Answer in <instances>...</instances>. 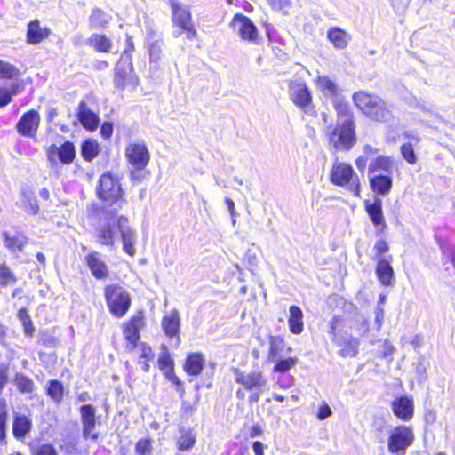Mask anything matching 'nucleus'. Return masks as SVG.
<instances>
[{"mask_svg": "<svg viewBox=\"0 0 455 455\" xmlns=\"http://www.w3.org/2000/svg\"><path fill=\"white\" fill-rule=\"evenodd\" d=\"M235 381L241 385L243 388L236 391V397L240 400L245 398V391L250 392L249 403H256L259 401L261 393L267 385V379L259 371H251L249 372L239 369H233Z\"/></svg>", "mask_w": 455, "mask_h": 455, "instance_id": "obj_1", "label": "nucleus"}, {"mask_svg": "<svg viewBox=\"0 0 455 455\" xmlns=\"http://www.w3.org/2000/svg\"><path fill=\"white\" fill-rule=\"evenodd\" d=\"M353 100L357 108L372 120L386 122L392 117L390 107L375 94L360 91L354 93Z\"/></svg>", "mask_w": 455, "mask_h": 455, "instance_id": "obj_2", "label": "nucleus"}, {"mask_svg": "<svg viewBox=\"0 0 455 455\" xmlns=\"http://www.w3.org/2000/svg\"><path fill=\"white\" fill-rule=\"evenodd\" d=\"M97 195L106 204L114 206L113 212H117L126 204V200L123 197L120 180L111 172H105L100 177Z\"/></svg>", "mask_w": 455, "mask_h": 455, "instance_id": "obj_3", "label": "nucleus"}, {"mask_svg": "<svg viewBox=\"0 0 455 455\" xmlns=\"http://www.w3.org/2000/svg\"><path fill=\"white\" fill-rule=\"evenodd\" d=\"M325 136L330 145L336 150H349L356 142L355 124L337 122L325 130Z\"/></svg>", "mask_w": 455, "mask_h": 455, "instance_id": "obj_4", "label": "nucleus"}, {"mask_svg": "<svg viewBox=\"0 0 455 455\" xmlns=\"http://www.w3.org/2000/svg\"><path fill=\"white\" fill-rule=\"evenodd\" d=\"M105 299L109 312L116 318L123 317L131 307V296L121 286L107 285L104 289Z\"/></svg>", "mask_w": 455, "mask_h": 455, "instance_id": "obj_5", "label": "nucleus"}, {"mask_svg": "<svg viewBox=\"0 0 455 455\" xmlns=\"http://www.w3.org/2000/svg\"><path fill=\"white\" fill-rule=\"evenodd\" d=\"M331 181L337 186L345 187L355 196H360L359 180L351 165L342 162L335 163L331 172Z\"/></svg>", "mask_w": 455, "mask_h": 455, "instance_id": "obj_6", "label": "nucleus"}, {"mask_svg": "<svg viewBox=\"0 0 455 455\" xmlns=\"http://www.w3.org/2000/svg\"><path fill=\"white\" fill-rule=\"evenodd\" d=\"M387 450L392 454L404 455L414 441V433L411 427L400 425L387 431Z\"/></svg>", "mask_w": 455, "mask_h": 455, "instance_id": "obj_7", "label": "nucleus"}, {"mask_svg": "<svg viewBox=\"0 0 455 455\" xmlns=\"http://www.w3.org/2000/svg\"><path fill=\"white\" fill-rule=\"evenodd\" d=\"M289 97L305 114H315L311 92L303 80L297 79L289 83Z\"/></svg>", "mask_w": 455, "mask_h": 455, "instance_id": "obj_8", "label": "nucleus"}, {"mask_svg": "<svg viewBox=\"0 0 455 455\" xmlns=\"http://www.w3.org/2000/svg\"><path fill=\"white\" fill-rule=\"evenodd\" d=\"M170 1L173 25L180 28L185 32L186 37L188 40L195 39L196 37L197 32L192 22V17L189 10L175 0Z\"/></svg>", "mask_w": 455, "mask_h": 455, "instance_id": "obj_9", "label": "nucleus"}, {"mask_svg": "<svg viewBox=\"0 0 455 455\" xmlns=\"http://www.w3.org/2000/svg\"><path fill=\"white\" fill-rule=\"evenodd\" d=\"M82 434L85 440L96 442L99 439V433L96 429V409L92 404L82 405L79 409Z\"/></svg>", "mask_w": 455, "mask_h": 455, "instance_id": "obj_10", "label": "nucleus"}, {"mask_svg": "<svg viewBox=\"0 0 455 455\" xmlns=\"http://www.w3.org/2000/svg\"><path fill=\"white\" fill-rule=\"evenodd\" d=\"M145 47L149 55L150 63H158L163 57L164 40L152 25L146 27Z\"/></svg>", "mask_w": 455, "mask_h": 455, "instance_id": "obj_11", "label": "nucleus"}, {"mask_svg": "<svg viewBox=\"0 0 455 455\" xmlns=\"http://www.w3.org/2000/svg\"><path fill=\"white\" fill-rule=\"evenodd\" d=\"M125 157L137 171L143 170L150 160V154L144 143H130L125 149Z\"/></svg>", "mask_w": 455, "mask_h": 455, "instance_id": "obj_12", "label": "nucleus"}, {"mask_svg": "<svg viewBox=\"0 0 455 455\" xmlns=\"http://www.w3.org/2000/svg\"><path fill=\"white\" fill-rule=\"evenodd\" d=\"M132 64L131 56L125 51L115 68V86L120 90H124L128 83L132 80Z\"/></svg>", "mask_w": 455, "mask_h": 455, "instance_id": "obj_13", "label": "nucleus"}, {"mask_svg": "<svg viewBox=\"0 0 455 455\" xmlns=\"http://www.w3.org/2000/svg\"><path fill=\"white\" fill-rule=\"evenodd\" d=\"M84 261L94 278L103 280L108 277V267L100 252L97 251H88L84 257Z\"/></svg>", "mask_w": 455, "mask_h": 455, "instance_id": "obj_14", "label": "nucleus"}, {"mask_svg": "<svg viewBox=\"0 0 455 455\" xmlns=\"http://www.w3.org/2000/svg\"><path fill=\"white\" fill-rule=\"evenodd\" d=\"M40 124V116L37 111L31 109L24 113L16 124L17 132L28 138H34Z\"/></svg>", "mask_w": 455, "mask_h": 455, "instance_id": "obj_15", "label": "nucleus"}, {"mask_svg": "<svg viewBox=\"0 0 455 455\" xmlns=\"http://www.w3.org/2000/svg\"><path fill=\"white\" fill-rule=\"evenodd\" d=\"M56 156L64 164H69L73 162L76 157L75 146L71 141H65L61 146L58 147L52 144L47 150L48 160L52 164L57 163Z\"/></svg>", "mask_w": 455, "mask_h": 455, "instance_id": "obj_16", "label": "nucleus"}, {"mask_svg": "<svg viewBox=\"0 0 455 455\" xmlns=\"http://www.w3.org/2000/svg\"><path fill=\"white\" fill-rule=\"evenodd\" d=\"M117 228L121 235L123 250L130 256H134L136 250L134 243L136 242V233L129 225V220L125 216H120L117 220Z\"/></svg>", "mask_w": 455, "mask_h": 455, "instance_id": "obj_17", "label": "nucleus"}, {"mask_svg": "<svg viewBox=\"0 0 455 455\" xmlns=\"http://www.w3.org/2000/svg\"><path fill=\"white\" fill-rule=\"evenodd\" d=\"M144 326V319L141 313L133 315L124 325V336L128 341V348L130 350L134 349L137 342L140 339V331Z\"/></svg>", "mask_w": 455, "mask_h": 455, "instance_id": "obj_18", "label": "nucleus"}, {"mask_svg": "<svg viewBox=\"0 0 455 455\" xmlns=\"http://www.w3.org/2000/svg\"><path fill=\"white\" fill-rule=\"evenodd\" d=\"M231 26L244 40L253 41L257 37L256 26L248 17L243 14H235Z\"/></svg>", "mask_w": 455, "mask_h": 455, "instance_id": "obj_19", "label": "nucleus"}, {"mask_svg": "<svg viewBox=\"0 0 455 455\" xmlns=\"http://www.w3.org/2000/svg\"><path fill=\"white\" fill-rule=\"evenodd\" d=\"M365 210L374 227L380 232L387 228L382 211V201L379 197H375L372 202L365 201Z\"/></svg>", "mask_w": 455, "mask_h": 455, "instance_id": "obj_20", "label": "nucleus"}, {"mask_svg": "<svg viewBox=\"0 0 455 455\" xmlns=\"http://www.w3.org/2000/svg\"><path fill=\"white\" fill-rule=\"evenodd\" d=\"M77 118L82 126L88 131H95L100 124L99 115L92 111L84 100L79 102L77 107Z\"/></svg>", "mask_w": 455, "mask_h": 455, "instance_id": "obj_21", "label": "nucleus"}, {"mask_svg": "<svg viewBox=\"0 0 455 455\" xmlns=\"http://www.w3.org/2000/svg\"><path fill=\"white\" fill-rule=\"evenodd\" d=\"M332 341L341 347L339 355L342 357H355L358 354L359 341L352 335L345 334L333 337Z\"/></svg>", "mask_w": 455, "mask_h": 455, "instance_id": "obj_22", "label": "nucleus"}, {"mask_svg": "<svg viewBox=\"0 0 455 455\" xmlns=\"http://www.w3.org/2000/svg\"><path fill=\"white\" fill-rule=\"evenodd\" d=\"M413 409V401L407 396H401L392 403L394 414L403 421H408L412 418Z\"/></svg>", "mask_w": 455, "mask_h": 455, "instance_id": "obj_23", "label": "nucleus"}, {"mask_svg": "<svg viewBox=\"0 0 455 455\" xmlns=\"http://www.w3.org/2000/svg\"><path fill=\"white\" fill-rule=\"evenodd\" d=\"M370 186L373 192L379 196L387 195L393 186L390 174H376L370 177Z\"/></svg>", "mask_w": 455, "mask_h": 455, "instance_id": "obj_24", "label": "nucleus"}, {"mask_svg": "<svg viewBox=\"0 0 455 455\" xmlns=\"http://www.w3.org/2000/svg\"><path fill=\"white\" fill-rule=\"evenodd\" d=\"M50 35V29L41 28L37 20H32L28 25L27 42L30 44H37Z\"/></svg>", "mask_w": 455, "mask_h": 455, "instance_id": "obj_25", "label": "nucleus"}, {"mask_svg": "<svg viewBox=\"0 0 455 455\" xmlns=\"http://www.w3.org/2000/svg\"><path fill=\"white\" fill-rule=\"evenodd\" d=\"M3 235L4 246L14 254L20 253L28 243L27 237L21 233H15L12 235L4 232Z\"/></svg>", "mask_w": 455, "mask_h": 455, "instance_id": "obj_26", "label": "nucleus"}, {"mask_svg": "<svg viewBox=\"0 0 455 455\" xmlns=\"http://www.w3.org/2000/svg\"><path fill=\"white\" fill-rule=\"evenodd\" d=\"M180 318L176 309L172 310L162 319V328L164 333L172 338L177 336L180 331Z\"/></svg>", "mask_w": 455, "mask_h": 455, "instance_id": "obj_27", "label": "nucleus"}, {"mask_svg": "<svg viewBox=\"0 0 455 455\" xmlns=\"http://www.w3.org/2000/svg\"><path fill=\"white\" fill-rule=\"evenodd\" d=\"M97 242L101 245L114 247L116 229L114 225L105 224L96 228Z\"/></svg>", "mask_w": 455, "mask_h": 455, "instance_id": "obj_28", "label": "nucleus"}, {"mask_svg": "<svg viewBox=\"0 0 455 455\" xmlns=\"http://www.w3.org/2000/svg\"><path fill=\"white\" fill-rule=\"evenodd\" d=\"M204 365V357L201 353H191L188 355L184 370L190 376H198Z\"/></svg>", "mask_w": 455, "mask_h": 455, "instance_id": "obj_29", "label": "nucleus"}, {"mask_svg": "<svg viewBox=\"0 0 455 455\" xmlns=\"http://www.w3.org/2000/svg\"><path fill=\"white\" fill-rule=\"evenodd\" d=\"M316 85L325 97L334 100L340 96V89L337 84L327 76H318Z\"/></svg>", "mask_w": 455, "mask_h": 455, "instance_id": "obj_30", "label": "nucleus"}, {"mask_svg": "<svg viewBox=\"0 0 455 455\" xmlns=\"http://www.w3.org/2000/svg\"><path fill=\"white\" fill-rule=\"evenodd\" d=\"M333 107L337 111V122H345L355 124L354 115L350 111L349 104L340 95L331 100Z\"/></svg>", "mask_w": 455, "mask_h": 455, "instance_id": "obj_31", "label": "nucleus"}, {"mask_svg": "<svg viewBox=\"0 0 455 455\" xmlns=\"http://www.w3.org/2000/svg\"><path fill=\"white\" fill-rule=\"evenodd\" d=\"M376 275L382 285H392L394 280V270L390 262L386 259H379L376 267Z\"/></svg>", "mask_w": 455, "mask_h": 455, "instance_id": "obj_32", "label": "nucleus"}, {"mask_svg": "<svg viewBox=\"0 0 455 455\" xmlns=\"http://www.w3.org/2000/svg\"><path fill=\"white\" fill-rule=\"evenodd\" d=\"M393 162L394 161L391 156L380 155L370 162L369 173L371 175H375L374 173L376 172H387V174H391Z\"/></svg>", "mask_w": 455, "mask_h": 455, "instance_id": "obj_33", "label": "nucleus"}, {"mask_svg": "<svg viewBox=\"0 0 455 455\" xmlns=\"http://www.w3.org/2000/svg\"><path fill=\"white\" fill-rule=\"evenodd\" d=\"M327 37L337 49H345L351 38L345 30L338 27L330 28Z\"/></svg>", "mask_w": 455, "mask_h": 455, "instance_id": "obj_34", "label": "nucleus"}, {"mask_svg": "<svg viewBox=\"0 0 455 455\" xmlns=\"http://www.w3.org/2000/svg\"><path fill=\"white\" fill-rule=\"evenodd\" d=\"M288 320L289 329L293 334H300L304 330L303 313L298 306H291Z\"/></svg>", "mask_w": 455, "mask_h": 455, "instance_id": "obj_35", "label": "nucleus"}, {"mask_svg": "<svg viewBox=\"0 0 455 455\" xmlns=\"http://www.w3.org/2000/svg\"><path fill=\"white\" fill-rule=\"evenodd\" d=\"M32 422L26 416L16 415L12 424L13 435L18 438H23L31 429Z\"/></svg>", "mask_w": 455, "mask_h": 455, "instance_id": "obj_36", "label": "nucleus"}, {"mask_svg": "<svg viewBox=\"0 0 455 455\" xmlns=\"http://www.w3.org/2000/svg\"><path fill=\"white\" fill-rule=\"evenodd\" d=\"M110 19V16L101 9L94 8L89 17V23L92 28H103L108 25Z\"/></svg>", "mask_w": 455, "mask_h": 455, "instance_id": "obj_37", "label": "nucleus"}, {"mask_svg": "<svg viewBox=\"0 0 455 455\" xmlns=\"http://www.w3.org/2000/svg\"><path fill=\"white\" fill-rule=\"evenodd\" d=\"M87 44L96 51L108 52L112 45L111 41L105 35L92 34L88 39Z\"/></svg>", "mask_w": 455, "mask_h": 455, "instance_id": "obj_38", "label": "nucleus"}, {"mask_svg": "<svg viewBox=\"0 0 455 455\" xmlns=\"http://www.w3.org/2000/svg\"><path fill=\"white\" fill-rule=\"evenodd\" d=\"M100 152V145L95 140L88 139L81 146V155L83 158L91 162Z\"/></svg>", "mask_w": 455, "mask_h": 455, "instance_id": "obj_39", "label": "nucleus"}, {"mask_svg": "<svg viewBox=\"0 0 455 455\" xmlns=\"http://www.w3.org/2000/svg\"><path fill=\"white\" fill-rule=\"evenodd\" d=\"M14 384L17 387V389L20 393H32L35 389L34 381L26 376L25 374L19 372L16 373L15 378L13 379Z\"/></svg>", "mask_w": 455, "mask_h": 455, "instance_id": "obj_40", "label": "nucleus"}, {"mask_svg": "<svg viewBox=\"0 0 455 455\" xmlns=\"http://www.w3.org/2000/svg\"><path fill=\"white\" fill-rule=\"evenodd\" d=\"M284 347V341L278 336H269L268 361L275 362Z\"/></svg>", "mask_w": 455, "mask_h": 455, "instance_id": "obj_41", "label": "nucleus"}, {"mask_svg": "<svg viewBox=\"0 0 455 455\" xmlns=\"http://www.w3.org/2000/svg\"><path fill=\"white\" fill-rule=\"evenodd\" d=\"M64 387L60 381L52 379L49 382L47 395L57 403L63 399Z\"/></svg>", "mask_w": 455, "mask_h": 455, "instance_id": "obj_42", "label": "nucleus"}, {"mask_svg": "<svg viewBox=\"0 0 455 455\" xmlns=\"http://www.w3.org/2000/svg\"><path fill=\"white\" fill-rule=\"evenodd\" d=\"M17 281L14 273L5 264H0V286L6 287L13 285Z\"/></svg>", "mask_w": 455, "mask_h": 455, "instance_id": "obj_43", "label": "nucleus"}, {"mask_svg": "<svg viewBox=\"0 0 455 455\" xmlns=\"http://www.w3.org/2000/svg\"><path fill=\"white\" fill-rule=\"evenodd\" d=\"M18 318L21 322L23 331L26 336L32 337L35 332V328L28 312L26 308H20L18 311Z\"/></svg>", "mask_w": 455, "mask_h": 455, "instance_id": "obj_44", "label": "nucleus"}, {"mask_svg": "<svg viewBox=\"0 0 455 455\" xmlns=\"http://www.w3.org/2000/svg\"><path fill=\"white\" fill-rule=\"evenodd\" d=\"M196 443V435L191 431L184 432L179 438L177 444L180 451L190 450Z\"/></svg>", "mask_w": 455, "mask_h": 455, "instance_id": "obj_45", "label": "nucleus"}, {"mask_svg": "<svg viewBox=\"0 0 455 455\" xmlns=\"http://www.w3.org/2000/svg\"><path fill=\"white\" fill-rule=\"evenodd\" d=\"M297 357H289L286 359L277 358L275 362V365L274 367L275 372H286L291 370L293 366L298 363Z\"/></svg>", "mask_w": 455, "mask_h": 455, "instance_id": "obj_46", "label": "nucleus"}, {"mask_svg": "<svg viewBox=\"0 0 455 455\" xmlns=\"http://www.w3.org/2000/svg\"><path fill=\"white\" fill-rule=\"evenodd\" d=\"M18 84H12L11 89L0 87V108L8 105L13 95L18 92Z\"/></svg>", "mask_w": 455, "mask_h": 455, "instance_id": "obj_47", "label": "nucleus"}, {"mask_svg": "<svg viewBox=\"0 0 455 455\" xmlns=\"http://www.w3.org/2000/svg\"><path fill=\"white\" fill-rule=\"evenodd\" d=\"M401 154L403 159L410 164L417 162V156L414 151V144L412 142L404 143L401 146Z\"/></svg>", "mask_w": 455, "mask_h": 455, "instance_id": "obj_48", "label": "nucleus"}, {"mask_svg": "<svg viewBox=\"0 0 455 455\" xmlns=\"http://www.w3.org/2000/svg\"><path fill=\"white\" fill-rule=\"evenodd\" d=\"M19 75L18 68L7 62L0 60V77L5 79L14 78Z\"/></svg>", "mask_w": 455, "mask_h": 455, "instance_id": "obj_49", "label": "nucleus"}, {"mask_svg": "<svg viewBox=\"0 0 455 455\" xmlns=\"http://www.w3.org/2000/svg\"><path fill=\"white\" fill-rule=\"evenodd\" d=\"M135 453L137 455H151L152 454V443L148 438L140 439L135 444Z\"/></svg>", "mask_w": 455, "mask_h": 455, "instance_id": "obj_50", "label": "nucleus"}, {"mask_svg": "<svg viewBox=\"0 0 455 455\" xmlns=\"http://www.w3.org/2000/svg\"><path fill=\"white\" fill-rule=\"evenodd\" d=\"M7 411L5 409L4 400H0V441H4L6 436Z\"/></svg>", "mask_w": 455, "mask_h": 455, "instance_id": "obj_51", "label": "nucleus"}, {"mask_svg": "<svg viewBox=\"0 0 455 455\" xmlns=\"http://www.w3.org/2000/svg\"><path fill=\"white\" fill-rule=\"evenodd\" d=\"M269 5L277 11L282 12L284 14L289 12V10L291 6V0H267Z\"/></svg>", "mask_w": 455, "mask_h": 455, "instance_id": "obj_52", "label": "nucleus"}, {"mask_svg": "<svg viewBox=\"0 0 455 455\" xmlns=\"http://www.w3.org/2000/svg\"><path fill=\"white\" fill-rule=\"evenodd\" d=\"M34 455H58L55 447L50 443H44L36 446L33 450Z\"/></svg>", "mask_w": 455, "mask_h": 455, "instance_id": "obj_53", "label": "nucleus"}, {"mask_svg": "<svg viewBox=\"0 0 455 455\" xmlns=\"http://www.w3.org/2000/svg\"><path fill=\"white\" fill-rule=\"evenodd\" d=\"M387 431H389L388 427L384 423H376L374 425V436L376 440L380 443H385L386 434H387Z\"/></svg>", "mask_w": 455, "mask_h": 455, "instance_id": "obj_54", "label": "nucleus"}, {"mask_svg": "<svg viewBox=\"0 0 455 455\" xmlns=\"http://www.w3.org/2000/svg\"><path fill=\"white\" fill-rule=\"evenodd\" d=\"M40 342L47 347H55L58 345V339L47 331L41 334Z\"/></svg>", "mask_w": 455, "mask_h": 455, "instance_id": "obj_55", "label": "nucleus"}, {"mask_svg": "<svg viewBox=\"0 0 455 455\" xmlns=\"http://www.w3.org/2000/svg\"><path fill=\"white\" fill-rule=\"evenodd\" d=\"M159 367L166 371V374L173 371V363L167 355H162L158 359Z\"/></svg>", "mask_w": 455, "mask_h": 455, "instance_id": "obj_56", "label": "nucleus"}, {"mask_svg": "<svg viewBox=\"0 0 455 455\" xmlns=\"http://www.w3.org/2000/svg\"><path fill=\"white\" fill-rule=\"evenodd\" d=\"M388 245L386 241L379 240L376 242L374 245V250L376 251L375 258L378 259H381V256L388 251Z\"/></svg>", "mask_w": 455, "mask_h": 455, "instance_id": "obj_57", "label": "nucleus"}, {"mask_svg": "<svg viewBox=\"0 0 455 455\" xmlns=\"http://www.w3.org/2000/svg\"><path fill=\"white\" fill-rule=\"evenodd\" d=\"M24 209L29 214H36L39 210L37 200L35 197L28 198Z\"/></svg>", "mask_w": 455, "mask_h": 455, "instance_id": "obj_58", "label": "nucleus"}, {"mask_svg": "<svg viewBox=\"0 0 455 455\" xmlns=\"http://www.w3.org/2000/svg\"><path fill=\"white\" fill-rule=\"evenodd\" d=\"M140 350L141 354L140 355V360L144 359L146 361H150L154 358L153 351L149 346L143 343L140 347Z\"/></svg>", "mask_w": 455, "mask_h": 455, "instance_id": "obj_59", "label": "nucleus"}, {"mask_svg": "<svg viewBox=\"0 0 455 455\" xmlns=\"http://www.w3.org/2000/svg\"><path fill=\"white\" fill-rule=\"evenodd\" d=\"M332 411L331 407L328 404H323L318 411L317 419L320 420H323L329 418L331 415Z\"/></svg>", "mask_w": 455, "mask_h": 455, "instance_id": "obj_60", "label": "nucleus"}, {"mask_svg": "<svg viewBox=\"0 0 455 455\" xmlns=\"http://www.w3.org/2000/svg\"><path fill=\"white\" fill-rule=\"evenodd\" d=\"M100 133L104 138L108 139L113 133V124L104 122L100 126Z\"/></svg>", "mask_w": 455, "mask_h": 455, "instance_id": "obj_61", "label": "nucleus"}, {"mask_svg": "<svg viewBox=\"0 0 455 455\" xmlns=\"http://www.w3.org/2000/svg\"><path fill=\"white\" fill-rule=\"evenodd\" d=\"M339 322V318L338 316H333L328 323V327H329L328 332L331 335V339H333V337H339L336 333V327H337V324Z\"/></svg>", "mask_w": 455, "mask_h": 455, "instance_id": "obj_62", "label": "nucleus"}, {"mask_svg": "<svg viewBox=\"0 0 455 455\" xmlns=\"http://www.w3.org/2000/svg\"><path fill=\"white\" fill-rule=\"evenodd\" d=\"M8 382L7 367L3 366L0 368V392L4 389Z\"/></svg>", "mask_w": 455, "mask_h": 455, "instance_id": "obj_63", "label": "nucleus"}, {"mask_svg": "<svg viewBox=\"0 0 455 455\" xmlns=\"http://www.w3.org/2000/svg\"><path fill=\"white\" fill-rule=\"evenodd\" d=\"M252 449L255 455H264V445L259 441H255L252 444Z\"/></svg>", "mask_w": 455, "mask_h": 455, "instance_id": "obj_64", "label": "nucleus"}]
</instances>
